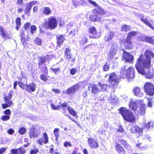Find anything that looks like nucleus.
Masks as SVG:
<instances>
[{
  "mask_svg": "<svg viewBox=\"0 0 154 154\" xmlns=\"http://www.w3.org/2000/svg\"><path fill=\"white\" fill-rule=\"evenodd\" d=\"M142 41L150 44L154 45V37L153 36H145L143 38Z\"/></svg>",
  "mask_w": 154,
  "mask_h": 154,
  "instance_id": "obj_27",
  "label": "nucleus"
},
{
  "mask_svg": "<svg viewBox=\"0 0 154 154\" xmlns=\"http://www.w3.org/2000/svg\"><path fill=\"white\" fill-rule=\"evenodd\" d=\"M31 9L32 8L26 5L25 9L24 10L25 14H27L28 16H29Z\"/></svg>",
  "mask_w": 154,
  "mask_h": 154,
  "instance_id": "obj_41",
  "label": "nucleus"
},
{
  "mask_svg": "<svg viewBox=\"0 0 154 154\" xmlns=\"http://www.w3.org/2000/svg\"><path fill=\"white\" fill-rule=\"evenodd\" d=\"M67 108L69 113L73 116H77V114L75 111L70 106H67L65 108Z\"/></svg>",
  "mask_w": 154,
  "mask_h": 154,
  "instance_id": "obj_38",
  "label": "nucleus"
},
{
  "mask_svg": "<svg viewBox=\"0 0 154 154\" xmlns=\"http://www.w3.org/2000/svg\"><path fill=\"white\" fill-rule=\"evenodd\" d=\"M93 12L94 14H96L97 15H103L106 14V12L101 7H99L93 9Z\"/></svg>",
  "mask_w": 154,
  "mask_h": 154,
  "instance_id": "obj_26",
  "label": "nucleus"
},
{
  "mask_svg": "<svg viewBox=\"0 0 154 154\" xmlns=\"http://www.w3.org/2000/svg\"><path fill=\"white\" fill-rule=\"evenodd\" d=\"M36 89L35 84L33 82L26 84L25 90L29 93L34 92Z\"/></svg>",
  "mask_w": 154,
  "mask_h": 154,
  "instance_id": "obj_19",
  "label": "nucleus"
},
{
  "mask_svg": "<svg viewBox=\"0 0 154 154\" xmlns=\"http://www.w3.org/2000/svg\"><path fill=\"white\" fill-rule=\"evenodd\" d=\"M3 113L5 115L10 116L11 114V111L10 109H7L4 111Z\"/></svg>",
  "mask_w": 154,
  "mask_h": 154,
  "instance_id": "obj_57",
  "label": "nucleus"
},
{
  "mask_svg": "<svg viewBox=\"0 0 154 154\" xmlns=\"http://www.w3.org/2000/svg\"><path fill=\"white\" fill-rule=\"evenodd\" d=\"M64 55L66 57V59L69 60H71L73 56V55L71 52V50L69 48H66L65 49Z\"/></svg>",
  "mask_w": 154,
  "mask_h": 154,
  "instance_id": "obj_24",
  "label": "nucleus"
},
{
  "mask_svg": "<svg viewBox=\"0 0 154 154\" xmlns=\"http://www.w3.org/2000/svg\"><path fill=\"white\" fill-rule=\"evenodd\" d=\"M38 9V6L37 5L34 6L33 8V13H36L37 12Z\"/></svg>",
  "mask_w": 154,
  "mask_h": 154,
  "instance_id": "obj_63",
  "label": "nucleus"
},
{
  "mask_svg": "<svg viewBox=\"0 0 154 154\" xmlns=\"http://www.w3.org/2000/svg\"><path fill=\"white\" fill-rule=\"evenodd\" d=\"M134 95L138 97H141L143 95V93L141 88L138 87H134L133 90Z\"/></svg>",
  "mask_w": 154,
  "mask_h": 154,
  "instance_id": "obj_25",
  "label": "nucleus"
},
{
  "mask_svg": "<svg viewBox=\"0 0 154 154\" xmlns=\"http://www.w3.org/2000/svg\"><path fill=\"white\" fill-rule=\"evenodd\" d=\"M123 53L122 57L125 62H128L131 63H133L134 60V57L130 53L125 51L123 49Z\"/></svg>",
  "mask_w": 154,
  "mask_h": 154,
  "instance_id": "obj_11",
  "label": "nucleus"
},
{
  "mask_svg": "<svg viewBox=\"0 0 154 154\" xmlns=\"http://www.w3.org/2000/svg\"><path fill=\"white\" fill-rule=\"evenodd\" d=\"M137 66L135 64V68L139 73L142 75H145V77L146 79H150L153 78L154 75V72L153 70L151 71L150 70L151 66V64L150 66L148 68L143 67V66L139 67Z\"/></svg>",
  "mask_w": 154,
  "mask_h": 154,
  "instance_id": "obj_5",
  "label": "nucleus"
},
{
  "mask_svg": "<svg viewBox=\"0 0 154 154\" xmlns=\"http://www.w3.org/2000/svg\"><path fill=\"white\" fill-rule=\"evenodd\" d=\"M15 22L16 23L15 28L17 30H18L21 24L20 18V17H17L15 20Z\"/></svg>",
  "mask_w": 154,
  "mask_h": 154,
  "instance_id": "obj_37",
  "label": "nucleus"
},
{
  "mask_svg": "<svg viewBox=\"0 0 154 154\" xmlns=\"http://www.w3.org/2000/svg\"><path fill=\"white\" fill-rule=\"evenodd\" d=\"M140 18L141 21L144 24L154 30V28L152 26L151 24L148 19L146 18H144V16H141Z\"/></svg>",
  "mask_w": 154,
  "mask_h": 154,
  "instance_id": "obj_29",
  "label": "nucleus"
},
{
  "mask_svg": "<svg viewBox=\"0 0 154 154\" xmlns=\"http://www.w3.org/2000/svg\"><path fill=\"white\" fill-rule=\"evenodd\" d=\"M13 91L12 90L10 91L7 96L5 95L4 97V100L5 103L2 104V109H5L6 108L11 107L13 104L12 101L11 100L12 97V94Z\"/></svg>",
  "mask_w": 154,
  "mask_h": 154,
  "instance_id": "obj_8",
  "label": "nucleus"
},
{
  "mask_svg": "<svg viewBox=\"0 0 154 154\" xmlns=\"http://www.w3.org/2000/svg\"><path fill=\"white\" fill-rule=\"evenodd\" d=\"M0 32L1 35L4 38H7L8 37V34L6 32H5L4 28L2 26H0Z\"/></svg>",
  "mask_w": 154,
  "mask_h": 154,
  "instance_id": "obj_40",
  "label": "nucleus"
},
{
  "mask_svg": "<svg viewBox=\"0 0 154 154\" xmlns=\"http://www.w3.org/2000/svg\"><path fill=\"white\" fill-rule=\"evenodd\" d=\"M151 57H154V53L150 49L146 50L144 53L140 54L137 58L135 64L140 67L142 66L148 68L150 66Z\"/></svg>",
  "mask_w": 154,
  "mask_h": 154,
  "instance_id": "obj_1",
  "label": "nucleus"
},
{
  "mask_svg": "<svg viewBox=\"0 0 154 154\" xmlns=\"http://www.w3.org/2000/svg\"><path fill=\"white\" fill-rule=\"evenodd\" d=\"M59 129L57 128H55L54 130V134L56 139H57L59 137Z\"/></svg>",
  "mask_w": 154,
  "mask_h": 154,
  "instance_id": "obj_49",
  "label": "nucleus"
},
{
  "mask_svg": "<svg viewBox=\"0 0 154 154\" xmlns=\"http://www.w3.org/2000/svg\"><path fill=\"white\" fill-rule=\"evenodd\" d=\"M48 54H47L46 56V57H39V60L38 63V65L39 67L40 66H41L43 63H45L46 62V57H47V60L48 61H50L51 60V59L50 58L51 56Z\"/></svg>",
  "mask_w": 154,
  "mask_h": 154,
  "instance_id": "obj_21",
  "label": "nucleus"
},
{
  "mask_svg": "<svg viewBox=\"0 0 154 154\" xmlns=\"http://www.w3.org/2000/svg\"><path fill=\"white\" fill-rule=\"evenodd\" d=\"M88 42V38L86 36H83L81 38L79 41V45L80 46H82L86 44Z\"/></svg>",
  "mask_w": 154,
  "mask_h": 154,
  "instance_id": "obj_34",
  "label": "nucleus"
},
{
  "mask_svg": "<svg viewBox=\"0 0 154 154\" xmlns=\"http://www.w3.org/2000/svg\"><path fill=\"white\" fill-rule=\"evenodd\" d=\"M110 69V66L107 62H106L103 67V70L104 72H108Z\"/></svg>",
  "mask_w": 154,
  "mask_h": 154,
  "instance_id": "obj_43",
  "label": "nucleus"
},
{
  "mask_svg": "<svg viewBox=\"0 0 154 154\" xmlns=\"http://www.w3.org/2000/svg\"><path fill=\"white\" fill-rule=\"evenodd\" d=\"M64 146L65 147H67L68 146L71 147L72 146L71 143L69 142L66 141L64 143Z\"/></svg>",
  "mask_w": 154,
  "mask_h": 154,
  "instance_id": "obj_60",
  "label": "nucleus"
},
{
  "mask_svg": "<svg viewBox=\"0 0 154 154\" xmlns=\"http://www.w3.org/2000/svg\"><path fill=\"white\" fill-rule=\"evenodd\" d=\"M26 131V129L24 127H21L19 128L18 132L20 134L23 135L25 134Z\"/></svg>",
  "mask_w": 154,
  "mask_h": 154,
  "instance_id": "obj_42",
  "label": "nucleus"
},
{
  "mask_svg": "<svg viewBox=\"0 0 154 154\" xmlns=\"http://www.w3.org/2000/svg\"><path fill=\"white\" fill-rule=\"evenodd\" d=\"M129 106L130 109L133 110L134 112H136L138 108L136 103L134 101L131 100L130 101Z\"/></svg>",
  "mask_w": 154,
  "mask_h": 154,
  "instance_id": "obj_32",
  "label": "nucleus"
},
{
  "mask_svg": "<svg viewBox=\"0 0 154 154\" xmlns=\"http://www.w3.org/2000/svg\"><path fill=\"white\" fill-rule=\"evenodd\" d=\"M144 91L147 95L152 96L154 95V85L150 82H146L143 86Z\"/></svg>",
  "mask_w": 154,
  "mask_h": 154,
  "instance_id": "obj_9",
  "label": "nucleus"
},
{
  "mask_svg": "<svg viewBox=\"0 0 154 154\" xmlns=\"http://www.w3.org/2000/svg\"><path fill=\"white\" fill-rule=\"evenodd\" d=\"M137 35V32L136 31H131L128 33L126 38L131 40V38Z\"/></svg>",
  "mask_w": 154,
  "mask_h": 154,
  "instance_id": "obj_35",
  "label": "nucleus"
},
{
  "mask_svg": "<svg viewBox=\"0 0 154 154\" xmlns=\"http://www.w3.org/2000/svg\"><path fill=\"white\" fill-rule=\"evenodd\" d=\"M49 152L51 154H61L57 152H54V149L53 148H51L50 149Z\"/></svg>",
  "mask_w": 154,
  "mask_h": 154,
  "instance_id": "obj_58",
  "label": "nucleus"
},
{
  "mask_svg": "<svg viewBox=\"0 0 154 154\" xmlns=\"http://www.w3.org/2000/svg\"><path fill=\"white\" fill-rule=\"evenodd\" d=\"M56 38L57 40V46L60 47L63 44L64 41L66 40L65 35H56Z\"/></svg>",
  "mask_w": 154,
  "mask_h": 154,
  "instance_id": "obj_18",
  "label": "nucleus"
},
{
  "mask_svg": "<svg viewBox=\"0 0 154 154\" xmlns=\"http://www.w3.org/2000/svg\"><path fill=\"white\" fill-rule=\"evenodd\" d=\"M18 84L20 87L23 90L25 89L26 84H25L22 82L18 81Z\"/></svg>",
  "mask_w": 154,
  "mask_h": 154,
  "instance_id": "obj_53",
  "label": "nucleus"
},
{
  "mask_svg": "<svg viewBox=\"0 0 154 154\" xmlns=\"http://www.w3.org/2000/svg\"><path fill=\"white\" fill-rule=\"evenodd\" d=\"M42 13L43 14L46 15H48L51 14L52 13L50 8L48 7H44L42 10Z\"/></svg>",
  "mask_w": 154,
  "mask_h": 154,
  "instance_id": "obj_33",
  "label": "nucleus"
},
{
  "mask_svg": "<svg viewBox=\"0 0 154 154\" xmlns=\"http://www.w3.org/2000/svg\"><path fill=\"white\" fill-rule=\"evenodd\" d=\"M72 5L75 8L80 5H82L85 3V0H72Z\"/></svg>",
  "mask_w": 154,
  "mask_h": 154,
  "instance_id": "obj_31",
  "label": "nucleus"
},
{
  "mask_svg": "<svg viewBox=\"0 0 154 154\" xmlns=\"http://www.w3.org/2000/svg\"><path fill=\"white\" fill-rule=\"evenodd\" d=\"M120 113L122 115L124 119L131 123L135 122L136 119L133 113L129 109H126L123 108H120Z\"/></svg>",
  "mask_w": 154,
  "mask_h": 154,
  "instance_id": "obj_4",
  "label": "nucleus"
},
{
  "mask_svg": "<svg viewBox=\"0 0 154 154\" xmlns=\"http://www.w3.org/2000/svg\"><path fill=\"white\" fill-rule=\"evenodd\" d=\"M124 131V130L122 125H120L119 126V129H117V132L122 133Z\"/></svg>",
  "mask_w": 154,
  "mask_h": 154,
  "instance_id": "obj_61",
  "label": "nucleus"
},
{
  "mask_svg": "<svg viewBox=\"0 0 154 154\" xmlns=\"http://www.w3.org/2000/svg\"><path fill=\"white\" fill-rule=\"evenodd\" d=\"M89 33L92 35H90L89 38H97L100 36V33L97 31V29L94 26L90 27L88 30Z\"/></svg>",
  "mask_w": 154,
  "mask_h": 154,
  "instance_id": "obj_12",
  "label": "nucleus"
},
{
  "mask_svg": "<svg viewBox=\"0 0 154 154\" xmlns=\"http://www.w3.org/2000/svg\"><path fill=\"white\" fill-rule=\"evenodd\" d=\"M34 43L38 45H41L42 44V40L40 38H36L34 40Z\"/></svg>",
  "mask_w": 154,
  "mask_h": 154,
  "instance_id": "obj_44",
  "label": "nucleus"
},
{
  "mask_svg": "<svg viewBox=\"0 0 154 154\" xmlns=\"http://www.w3.org/2000/svg\"><path fill=\"white\" fill-rule=\"evenodd\" d=\"M139 102L142 104L139 106V109H137L136 112H135V113L137 116L140 115L144 116L146 112V105L143 103V100H140Z\"/></svg>",
  "mask_w": 154,
  "mask_h": 154,
  "instance_id": "obj_14",
  "label": "nucleus"
},
{
  "mask_svg": "<svg viewBox=\"0 0 154 154\" xmlns=\"http://www.w3.org/2000/svg\"><path fill=\"white\" fill-rule=\"evenodd\" d=\"M48 74H45L44 73L40 75V78L41 80L43 82H45L48 79Z\"/></svg>",
  "mask_w": 154,
  "mask_h": 154,
  "instance_id": "obj_39",
  "label": "nucleus"
},
{
  "mask_svg": "<svg viewBox=\"0 0 154 154\" xmlns=\"http://www.w3.org/2000/svg\"><path fill=\"white\" fill-rule=\"evenodd\" d=\"M122 44L125 48L126 50H131L134 48V45L131 40L125 38Z\"/></svg>",
  "mask_w": 154,
  "mask_h": 154,
  "instance_id": "obj_15",
  "label": "nucleus"
},
{
  "mask_svg": "<svg viewBox=\"0 0 154 154\" xmlns=\"http://www.w3.org/2000/svg\"><path fill=\"white\" fill-rule=\"evenodd\" d=\"M115 35V33L112 31H109L106 33L104 37L105 42H108L111 41Z\"/></svg>",
  "mask_w": 154,
  "mask_h": 154,
  "instance_id": "obj_23",
  "label": "nucleus"
},
{
  "mask_svg": "<svg viewBox=\"0 0 154 154\" xmlns=\"http://www.w3.org/2000/svg\"><path fill=\"white\" fill-rule=\"evenodd\" d=\"M37 129H36L35 126H32L29 129V137L30 139L35 138L38 137L40 134V133L37 132Z\"/></svg>",
  "mask_w": 154,
  "mask_h": 154,
  "instance_id": "obj_16",
  "label": "nucleus"
},
{
  "mask_svg": "<svg viewBox=\"0 0 154 154\" xmlns=\"http://www.w3.org/2000/svg\"><path fill=\"white\" fill-rule=\"evenodd\" d=\"M109 85L106 84H103L102 82H99L96 85L94 83H91L88 87V90L91 88V92L95 94H97L102 91H107Z\"/></svg>",
  "mask_w": 154,
  "mask_h": 154,
  "instance_id": "obj_2",
  "label": "nucleus"
},
{
  "mask_svg": "<svg viewBox=\"0 0 154 154\" xmlns=\"http://www.w3.org/2000/svg\"><path fill=\"white\" fill-rule=\"evenodd\" d=\"M11 152L13 154H17L18 152V149H12L11 150Z\"/></svg>",
  "mask_w": 154,
  "mask_h": 154,
  "instance_id": "obj_64",
  "label": "nucleus"
},
{
  "mask_svg": "<svg viewBox=\"0 0 154 154\" xmlns=\"http://www.w3.org/2000/svg\"><path fill=\"white\" fill-rule=\"evenodd\" d=\"M117 50V46L116 45L115 48H111L109 54L112 56H114L116 54Z\"/></svg>",
  "mask_w": 154,
  "mask_h": 154,
  "instance_id": "obj_45",
  "label": "nucleus"
},
{
  "mask_svg": "<svg viewBox=\"0 0 154 154\" xmlns=\"http://www.w3.org/2000/svg\"><path fill=\"white\" fill-rule=\"evenodd\" d=\"M118 142L115 143V148L116 151L118 154H125L126 152L124 149H128L130 145L125 140L121 139L119 140Z\"/></svg>",
  "mask_w": 154,
  "mask_h": 154,
  "instance_id": "obj_3",
  "label": "nucleus"
},
{
  "mask_svg": "<svg viewBox=\"0 0 154 154\" xmlns=\"http://www.w3.org/2000/svg\"><path fill=\"white\" fill-rule=\"evenodd\" d=\"M10 119V116L6 115H3L1 117L2 120L4 121H7L9 120Z\"/></svg>",
  "mask_w": 154,
  "mask_h": 154,
  "instance_id": "obj_52",
  "label": "nucleus"
},
{
  "mask_svg": "<svg viewBox=\"0 0 154 154\" xmlns=\"http://www.w3.org/2000/svg\"><path fill=\"white\" fill-rule=\"evenodd\" d=\"M37 1H33L29 2L27 3L26 5L32 8V6L33 5L37 4Z\"/></svg>",
  "mask_w": 154,
  "mask_h": 154,
  "instance_id": "obj_54",
  "label": "nucleus"
},
{
  "mask_svg": "<svg viewBox=\"0 0 154 154\" xmlns=\"http://www.w3.org/2000/svg\"><path fill=\"white\" fill-rule=\"evenodd\" d=\"M90 20L94 22H99L101 20V17L97 14L91 15L89 17Z\"/></svg>",
  "mask_w": 154,
  "mask_h": 154,
  "instance_id": "obj_28",
  "label": "nucleus"
},
{
  "mask_svg": "<svg viewBox=\"0 0 154 154\" xmlns=\"http://www.w3.org/2000/svg\"><path fill=\"white\" fill-rule=\"evenodd\" d=\"M89 147L91 149H96L98 148L99 143L97 139L93 137H89L87 140Z\"/></svg>",
  "mask_w": 154,
  "mask_h": 154,
  "instance_id": "obj_10",
  "label": "nucleus"
},
{
  "mask_svg": "<svg viewBox=\"0 0 154 154\" xmlns=\"http://www.w3.org/2000/svg\"><path fill=\"white\" fill-rule=\"evenodd\" d=\"M57 23L56 18L54 16H51L48 18L47 22L45 23L44 26L46 29H54L57 27Z\"/></svg>",
  "mask_w": 154,
  "mask_h": 154,
  "instance_id": "obj_7",
  "label": "nucleus"
},
{
  "mask_svg": "<svg viewBox=\"0 0 154 154\" xmlns=\"http://www.w3.org/2000/svg\"><path fill=\"white\" fill-rule=\"evenodd\" d=\"M79 85L78 83H76L72 86L66 90V94H71L75 93L79 90Z\"/></svg>",
  "mask_w": 154,
  "mask_h": 154,
  "instance_id": "obj_17",
  "label": "nucleus"
},
{
  "mask_svg": "<svg viewBox=\"0 0 154 154\" xmlns=\"http://www.w3.org/2000/svg\"><path fill=\"white\" fill-rule=\"evenodd\" d=\"M23 0H17L16 5L18 6H22L24 5Z\"/></svg>",
  "mask_w": 154,
  "mask_h": 154,
  "instance_id": "obj_56",
  "label": "nucleus"
},
{
  "mask_svg": "<svg viewBox=\"0 0 154 154\" xmlns=\"http://www.w3.org/2000/svg\"><path fill=\"white\" fill-rule=\"evenodd\" d=\"M39 152V150L38 148H36L35 146H34V148L30 150L29 151V154H36Z\"/></svg>",
  "mask_w": 154,
  "mask_h": 154,
  "instance_id": "obj_47",
  "label": "nucleus"
},
{
  "mask_svg": "<svg viewBox=\"0 0 154 154\" xmlns=\"http://www.w3.org/2000/svg\"><path fill=\"white\" fill-rule=\"evenodd\" d=\"M134 76V69L132 66L129 67L126 71V77L127 79H131Z\"/></svg>",
  "mask_w": 154,
  "mask_h": 154,
  "instance_id": "obj_20",
  "label": "nucleus"
},
{
  "mask_svg": "<svg viewBox=\"0 0 154 154\" xmlns=\"http://www.w3.org/2000/svg\"><path fill=\"white\" fill-rule=\"evenodd\" d=\"M7 133L10 135H11L14 133V130L12 128H9L7 131Z\"/></svg>",
  "mask_w": 154,
  "mask_h": 154,
  "instance_id": "obj_62",
  "label": "nucleus"
},
{
  "mask_svg": "<svg viewBox=\"0 0 154 154\" xmlns=\"http://www.w3.org/2000/svg\"><path fill=\"white\" fill-rule=\"evenodd\" d=\"M131 29V27L129 25L124 24L121 26V31L122 32H127L130 31Z\"/></svg>",
  "mask_w": 154,
  "mask_h": 154,
  "instance_id": "obj_36",
  "label": "nucleus"
},
{
  "mask_svg": "<svg viewBox=\"0 0 154 154\" xmlns=\"http://www.w3.org/2000/svg\"><path fill=\"white\" fill-rule=\"evenodd\" d=\"M77 72V70L75 68H71L70 70V73L71 75H73Z\"/></svg>",
  "mask_w": 154,
  "mask_h": 154,
  "instance_id": "obj_55",
  "label": "nucleus"
},
{
  "mask_svg": "<svg viewBox=\"0 0 154 154\" xmlns=\"http://www.w3.org/2000/svg\"><path fill=\"white\" fill-rule=\"evenodd\" d=\"M18 151L19 154H24L26 152V150L22 147H20L18 149Z\"/></svg>",
  "mask_w": 154,
  "mask_h": 154,
  "instance_id": "obj_50",
  "label": "nucleus"
},
{
  "mask_svg": "<svg viewBox=\"0 0 154 154\" xmlns=\"http://www.w3.org/2000/svg\"><path fill=\"white\" fill-rule=\"evenodd\" d=\"M31 25L30 23L29 22H26L24 25V28L25 29H27Z\"/></svg>",
  "mask_w": 154,
  "mask_h": 154,
  "instance_id": "obj_59",
  "label": "nucleus"
},
{
  "mask_svg": "<svg viewBox=\"0 0 154 154\" xmlns=\"http://www.w3.org/2000/svg\"><path fill=\"white\" fill-rule=\"evenodd\" d=\"M51 106L54 110H59L60 109H62L64 111L66 110L65 108L67 106V103L64 102L60 106H55L54 105L51 104Z\"/></svg>",
  "mask_w": 154,
  "mask_h": 154,
  "instance_id": "obj_22",
  "label": "nucleus"
},
{
  "mask_svg": "<svg viewBox=\"0 0 154 154\" xmlns=\"http://www.w3.org/2000/svg\"><path fill=\"white\" fill-rule=\"evenodd\" d=\"M153 124L151 122H149L146 124H144L143 127L144 128L147 129L150 128L152 127Z\"/></svg>",
  "mask_w": 154,
  "mask_h": 154,
  "instance_id": "obj_48",
  "label": "nucleus"
},
{
  "mask_svg": "<svg viewBox=\"0 0 154 154\" xmlns=\"http://www.w3.org/2000/svg\"><path fill=\"white\" fill-rule=\"evenodd\" d=\"M49 142V137L46 132H44L42 137H40L37 140V142L40 145L48 143Z\"/></svg>",
  "mask_w": 154,
  "mask_h": 154,
  "instance_id": "obj_13",
  "label": "nucleus"
},
{
  "mask_svg": "<svg viewBox=\"0 0 154 154\" xmlns=\"http://www.w3.org/2000/svg\"><path fill=\"white\" fill-rule=\"evenodd\" d=\"M40 70L42 72L45 74H48V67L46 65H45L40 68Z\"/></svg>",
  "mask_w": 154,
  "mask_h": 154,
  "instance_id": "obj_46",
  "label": "nucleus"
},
{
  "mask_svg": "<svg viewBox=\"0 0 154 154\" xmlns=\"http://www.w3.org/2000/svg\"><path fill=\"white\" fill-rule=\"evenodd\" d=\"M142 132V129L137 126H133L130 129V132L131 133H139Z\"/></svg>",
  "mask_w": 154,
  "mask_h": 154,
  "instance_id": "obj_30",
  "label": "nucleus"
},
{
  "mask_svg": "<svg viewBox=\"0 0 154 154\" xmlns=\"http://www.w3.org/2000/svg\"><path fill=\"white\" fill-rule=\"evenodd\" d=\"M108 75L109 77L108 81L109 83L110 86L113 88H115L119 83L120 81V79L114 72L110 73ZM108 75V74H106L105 76V77H106Z\"/></svg>",
  "mask_w": 154,
  "mask_h": 154,
  "instance_id": "obj_6",
  "label": "nucleus"
},
{
  "mask_svg": "<svg viewBox=\"0 0 154 154\" xmlns=\"http://www.w3.org/2000/svg\"><path fill=\"white\" fill-rule=\"evenodd\" d=\"M36 30L37 27L34 25H32L30 27V31L32 34H33Z\"/></svg>",
  "mask_w": 154,
  "mask_h": 154,
  "instance_id": "obj_51",
  "label": "nucleus"
}]
</instances>
